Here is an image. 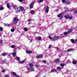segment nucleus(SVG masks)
Returning <instances> with one entry per match:
<instances>
[{"instance_id":"f257e3e1","label":"nucleus","mask_w":77,"mask_h":77,"mask_svg":"<svg viewBox=\"0 0 77 77\" xmlns=\"http://www.w3.org/2000/svg\"><path fill=\"white\" fill-rule=\"evenodd\" d=\"M64 17L67 19H69V20H72V17L69 16L67 15H65Z\"/></svg>"},{"instance_id":"f03ea898","label":"nucleus","mask_w":77,"mask_h":77,"mask_svg":"<svg viewBox=\"0 0 77 77\" xmlns=\"http://www.w3.org/2000/svg\"><path fill=\"white\" fill-rule=\"evenodd\" d=\"M62 16V14H60L58 15V18H60V19L61 20L63 18V17Z\"/></svg>"},{"instance_id":"7ed1b4c3","label":"nucleus","mask_w":77,"mask_h":77,"mask_svg":"<svg viewBox=\"0 0 77 77\" xmlns=\"http://www.w3.org/2000/svg\"><path fill=\"white\" fill-rule=\"evenodd\" d=\"M58 38H59V37L57 36H55L52 38L53 40L54 41H55L56 40H57L58 39Z\"/></svg>"},{"instance_id":"20e7f679","label":"nucleus","mask_w":77,"mask_h":77,"mask_svg":"<svg viewBox=\"0 0 77 77\" xmlns=\"http://www.w3.org/2000/svg\"><path fill=\"white\" fill-rule=\"evenodd\" d=\"M49 11V7H48V6H47L46 8L45 12L46 13H47H47Z\"/></svg>"},{"instance_id":"39448f33","label":"nucleus","mask_w":77,"mask_h":77,"mask_svg":"<svg viewBox=\"0 0 77 77\" xmlns=\"http://www.w3.org/2000/svg\"><path fill=\"white\" fill-rule=\"evenodd\" d=\"M13 20L14 21H15L16 22H17L18 21H19V19H18L17 17H15L14 18Z\"/></svg>"},{"instance_id":"423d86ee","label":"nucleus","mask_w":77,"mask_h":77,"mask_svg":"<svg viewBox=\"0 0 77 77\" xmlns=\"http://www.w3.org/2000/svg\"><path fill=\"white\" fill-rule=\"evenodd\" d=\"M43 57V55L42 54H40L39 55L37 56L36 57V58H37V59H39V58H42Z\"/></svg>"},{"instance_id":"0eeeda50","label":"nucleus","mask_w":77,"mask_h":77,"mask_svg":"<svg viewBox=\"0 0 77 77\" xmlns=\"http://www.w3.org/2000/svg\"><path fill=\"white\" fill-rule=\"evenodd\" d=\"M33 8V2H32L30 4V9H32Z\"/></svg>"},{"instance_id":"6e6552de","label":"nucleus","mask_w":77,"mask_h":77,"mask_svg":"<svg viewBox=\"0 0 77 77\" xmlns=\"http://www.w3.org/2000/svg\"><path fill=\"white\" fill-rule=\"evenodd\" d=\"M26 53L28 54H32V52L29 50H27L26 51Z\"/></svg>"},{"instance_id":"1a4fd4ad","label":"nucleus","mask_w":77,"mask_h":77,"mask_svg":"<svg viewBox=\"0 0 77 77\" xmlns=\"http://www.w3.org/2000/svg\"><path fill=\"white\" fill-rule=\"evenodd\" d=\"M36 39H37V40H38L39 41H41V40L42 39V38L41 37H37Z\"/></svg>"},{"instance_id":"9d476101","label":"nucleus","mask_w":77,"mask_h":77,"mask_svg":"<svg viewBox=\"0 0 77 77\" xmlns=\"http://www.w3.org/2000/svg\"><path fill=\"white\" fill-rule=\"evenodd\" d=\"M25 62H26V60H25L19 62L20 63H25Z\"/></svg>"},{"instance_id":"9b49d317","label":"nucleus","mask_w":77,"mask_h":77,"mask_svg":"<svg viewBox=\"0 0 77 77\" xmlns=\"http://www.w3.org/2000/svg\"><path fill=\"white\" fill-rule=\"evenodd\" d=\"M19 8L21 11H24V8L22 6H20Z\"/></svg>"},{"instance_id":"f8f14e48","label":"nucleus","mask_w":77,"mask_h":77,"mask_svg":"<svg viewBox=\"0 0 77 77\" xmlns=\"http://www.w3.org/2000/svg\"><path fill=\"white\" fill-rule=\"evenodd\" d=\"M51 72H56V70L54 69H52L51 70Z\"/></svg>"},{"instance_id":"ddd939ff","label":"nucleus","mask_w":77,"mask_h":77,"mask_svg":"<svg viewBox=\"0 0 77 77\" xmlns=\"http://www.w3.org/2000/svg\"><path fill=\"white\" fill-rule=\"evenodd\" d=\"M12 55L14 57L16 56V51H15L13 52Z\"/></svg>"},{"instance_id":"4468645a","label":"nucleus","mask_w":77,"mask_h":77,"mask_svg":"<svg viewBox=\"0 0 77 77\" xmlns=\"http://www.w3.org/2000/svg\"><path fill=\"white\" fill-rule=\"evenodd\" d=\"M60 60H59V59L57 58L55 60V62H59V61Z\"/></svg>"},{"instance_id":"2eb2a0df","label":"nucleus","mask_w":77,"mask_h":77,"mask_svg":"<svg viewBox=\"0 0 77 77\" xmlns=\"http://www.w3.org/2000/svg\"><path fill=\"white\" fill-rule=\"evenodd\" d=\"M24 31H25V32H26L29 30V29H28V28H27L25 27L24 29Z\"/></svg>"},{"instance_id":"dca6fc26","label":"nucleus","mask_w":77,"mask_h":77,"mask_svg":"<svg viewBox=\"0 0 77 77\" xmlns=\"http://www.w3.org/2000/svg\"><path fill=\"white\" fill-rule=\"evenodd\" d=\"M71 3V2L69 1H66V4L67 5H69Z\"/></svg>"},{"instance_id":"f3484780","label":"nucleus","mask_w":77,"mask_h":77,"mask_svg":"<svg viewBox=\"0 0 77 77\" xmlns=\"http://www.w3.org/2000/svg\"><path fill=\"white\" fill-rule=\"evenodd\" d=\"M73 50V49H69L67 50V51L69 52V51H71Z\"/></svg>"},{"instance_id":"a211bd4d","label":"nucleus","mask_w":77,"mask_h":77,"mask_svg":"<svg viewBox=\"0 0 77 77\" xmlns=\"http://www.w3.org/2000/svg\"><path fill=\"white\" fill-rule=\"evenodd\" d=\"M20 11H21V10H20V9H18L16 11V13H19V12H20Z\"/></svg>"},{"instance_id":"6ab92c4d","label":"nucleus","mask_w":77,"mask_h":77,"mask_svg":"<svg viewBox=\"0 0 77 77\" xmlns=\"http://www.w3.org/2000/svg\"><path fill=\"white\" fill-rule=\"evenodd\" d=\"M4 25L5 26H7V27L9 26L10 27L11 26V25L9 24H5Z\"/></svg>"},{"instance_id":"aec40b11","label":"nucleus","mask_w":77,"mask_h":77,"mask_svg":"<svg viewBox=\"0 0 77 77\" xmlns=\"http://www.w3.org/2000/svg\"><path fill=\"white\" fill-rule=\"evenodd\" d=\"M72 62L73 65H75V64H77V62L75 61H73Z\"/></svg>"},{"instance_id":"412c9836","label":"nucleus","mask_w":77,"mask_h":77,"mask_svg":"<svg viewBox=\"0 0 77 77\" xmlns=\"http://www.w3.org/2000/svg\"><path fill=\"white\" fill-rule=\"evenodd\" d=\"M7 6L8 8L9 9H11V7H10V6H9V4H7Z\"/></svg>"},{"instance_id":"4be33fe9","label":"nucleus","mask_w":77,"mask_h":77,"mask_svg":"<svg viewBox=\"0 0 77 77\" xmlns=\"http://www.w3.org/2000/svg\"><path fill=\"white\" fill-rule=\"evenodd\" d=\"M16 59L17 60H18V61H19L20 60V58L17 57H16Z\"/></svg>"},{"instance_id":"5701e85b","label":"nucleus","mask_w":77,"mask_h":77,"mask_svg":"<svg viewBox=\"0 0 77 77\" xmlns=\"http://www.w3.org/2000/svg\"><path fill=\"white\" fill-rule=\"evenodd\" d=\"M11 74L14 75H17V73H15V72H12L11 73Z\"/></svg>"},{"instance_id":"b1692460","label":"nucleus","mask_w":77,"mask_h":77,"mask_svg":"<svg viewBox=\"0 0 77 77\" xmlns=\"http://www.w3.org/2000/svg\"><path fill=\"white\" fill-rule=\"evenodd\" d=\"M7 54L6 53H2V55L3 56H6Z\"/></svg>"},{"instance_id":"393cba45","label":"nucleus","mask_w":77,"mask_h":77,"mask_svg":"<svg viewBox=\"0 0 77 77\" xmlns=\"http://www.w3.org/2000/svg\"><path fill=\"white\" fill-rule=\"evenodd\" d=\"M29 66H30V67H33V64H32V63H29Z\"/></svg>"},{"instance_id":"a878e982","label":"nucleus","mask_w":77,"mask_h":77,"mask_svg":"<svg viewBox=\"0 0 77 77\" xmlns=\"http://www.w3.org/2000/svg\"><path fill=\"white\" fill-rule=\"evenodd\" d=\"M48 38L50 39H51V40H52L53 39V38H52L50 35L48 36Z\"/></svg>"},{"instance_id":"bb28decb","label":"nucleus","mask_w":77,"mask_h":77,"mask_svg":"<svg viewBox=\"0 0 77 77\" xmlns=\"http://www.w3.org/2000/svg\"><path fill=\"white\" fill-rule=\"evenodd\" d=\"M65 64L63 63L61 64V67H63V66H65Z\"/></svg>"},{"instance_id":"cd10ccee","label":"nucleus","mask_w":77,"mask_h":77,"mask_svg":"<svg viewBox=\"0 0 77 77\" xmlns=\"http://www.w3.org/2000/svg\"><path fill=\"white\" fill-rule=\"evenodd\" d=\"M57 69H58V70H60V69H61V67L60 66H58L57 67Z\"/></svg>"},{"instance_id":"c85d7f7f","label":"nucleus","mask_w":77,"mask_h":77,"mask_svg":"<svg viewBox=\"0 0 77 77\" xmlns=\"http://www.w3.org/2000/svg\"><path fill=\"white\" fill-rule=\"evenodd\" d=\"M3 30V27H0V31L1 32H2Z\"/></svg>"},{"instance_id":"c756f323","label":"nucleus","mask_w":77,"mask_h":77,"mask_svg":"<svg viewBox=\"0 0 77 77\" xmlns=\"http://www.w3.org/2000/svg\"><path fill=\"white\" fill-rule=\"evenodd\" d=\"M15 31V29H14V28H12L11 29V32H14Z\"/></svg>"},{"instance_id":"7c9ffc66","label":"nucleus","mask_w":77,"mask_h":77,"mask_svg":"<svg viewBox=\"0 0 77 77\" xmlns=\"http://www.w3.org/2000/svg\"><path fill=\"white\" fill-rule=\"evenodd\" d=\"M5 9V8H3V7H1L0 8V9L1 11H2V10H3Z\"/></svg>"},{"instance_id":"2f4dec72","label":"nucleus","mask_w":77,"mask_h":77,"mask_svg":"<svg viewBox=\"0 0 77 77\" xmlns=\"http://www.w3.org/2000/svg\"><path fill=\"white\" fill-rule=\"evenodd\" d=\"M13 8H14V9H17V5H13Z\"/></svg>"},{"instance_id":"473e14b6","label":"nucleus","mask_w":77,"mask_h":77,"mask_svg":"<svg viewBox=\"0 0 77 77\" xmlns=\"http://www.w3.org/2000/svg\"><path fill=\"white\" fill-rule=\"evenodd\" d=\"M68 33L66 32H65L63 33V34L64 35H68Z\"/></svg>"},{"instance_id":"72a5a7b5","label":"nucleus","mask_w":77,"mask_h":77,"mask_svg":"<svg viewBox=\"0 0 77 77\" xmlns=\"http://www.w3.org/2000/svg\"><path fill=\"white\" fill-rule=\"evenodd\" d=\"M11 47V48H15V45H12Z\"/></svg>"},{"instance_id":"f704fd0d","label":"nucleus","mask_w":77,"mask_h":77,"mask_svg":"<svg viewBox=\"0 0 77 77\" xmlns=\"http://www.w3.org/2000/svg\"><path fill=\"white\" fill-rule=\"evenodd\" d=\"M71 42L72 43H74V39H71Z\"/></svg>"},{"instance_id":"c9c22d12","label":"nucleus","mask_w":77,"mask_h":77,"mask_svg":"<svg viewBox=\"0 0 77 77\" xmlns=\"http://www.w3.org/2000/svg\"><path fill=\"white\" fill-rule=\"evenodd\" d=\"M43 1H44V0H40L38 1V3H41V2H43Z\"/></svg>"},{"instance_id":"e433bc0d","label":"nucleus","mask_w":77,"mask_h":77,"mask_svg":"<svg viewBox=\"0 0 77 77\" xmlns=\"http://www.w3.org/2000/svg\"><path fill=\"white\" fill-rule=\"evenodd\" d=\"M30 70H32L33 71H35V70H34V68H31L30 69Z\"/></svg>"},{"instance_id":"4c0bfd02","label":"nucleus","mask_w":77,"mask_h":77,"mask_svg":"<svg viewBox=\"0 0 77 77\" xmlns=\"http://www.w3.org/2000/svg\"><path fill=\"white\" fill-rule=\"evenodd\" d=\"M33 12H34V11L33 10H32L31 11H30V13L31 14H33Z\"/></svg>"},{"instance_id":"58836bf2","label":"nucleus","mask_w":77,"mask_h":77,"mask_svg":"<svg viewBox=\"0 0 77 77\" xmlns=\"http://www.w3.org/2000/svg\"><path fill=\"white\" fill-rule=\"evenodd\" d=\"M66 2V0H62V3H65Z\"/></svg>"},{"instance_id":"ea45409f","label":"nucleus","mask_w":77,"mask_h":77,"mask_svg":"<svg viewBox=\"0 0 77 77\" xmlns=\"http://www.w3.org/2000/svg\"><path fill=\"white\" fill-rule=\"evenodd\" d=\"M6 62V60H4V61H2V63H5Z\"/></svg>"},{"instance_id":"a19ab883","label":"nucleus","mask_w":77,"mask_h":77,"mask_svg":"<svg viewBox=\"0 0 77 77\" xmlns=\"http://www.w3.org/2000/svg\"><path fill=\"white\" fill-rule=\"evenodd\" d=\"M18 1H19L20 2H23V0H18Z\"/></svg>"},{"instance_id":"79ce46f5","label":"nucleus","mask_w":77,"mask_h":77,"mask_svg":"<svg viewBox=\"0 0 77 77\" xmlns=\"http://www.w3.org/2000/svg\"><path fill=\"white\" fill-rule=\"evenodd\" d=\"M72 29H71L69 30V32H72Z\"/></svg>"},{"instance_id":"37998d69","label":"nucleus","mask_w":77,"mask_h":77,"mask_svg":"<svg viewBox=\"0 0 77 77\" xmlns=\"http://www.w3.org/2000/svg\"><path fill=\"white\" fill-rule=\"evenodd\" d=\"M49 48H51V45H49Z\"/></svg>"},{"instance_id":"c03bdc74","label":"nucleus","mask_w":77,"mask_h":77,"mask_svg":"<svg viewBox=\"0 0 77 77\" xmlns=\"http://www.w3.org/2000/svg\"><path fill=\"white\" fill-rule=\"evenodd\" d=\"M43 62L44 63H46V62H47V61L45 60H43Z\"/></svg>"},{"instance_id":"a18cd8bd","label":"nucleus","mask_w":77,"mask_h":77,"mask_svg":"<svg viewBox=\"0 0 77 77\" xmlns=\"http://www.w3.org/2000/svg\"><path fill=\"white\" fill-rule=\"evenodd\" d=\"M5 77H9L8 75H5Z\"/></svg>"},{"instance_id":"49530a36","label":"nucleus","mask_w":77,"mask_h":77,"mask_svg":"<svg viewBox=\"0 0 77 77\" xmlns=\"http://www.w3.org/2000/svg\"><path fill=\"white\" fill-rule=\"evenodd\" d=\"M66 11H69V9H68V8H66Z\"/></svg>"},{"instance_id":"de8ad7c7","label":"nucleus","mask_w":77,"mask_h":77,"mask_svg":"<svg viewBox=\"0 0 77 77\" xmlns=\"http://www.w3.org/2000/svg\"><path fill=\"white\" fill-rule=\"evenodd\" d=\"M3 42V41L2 40H1L0 41V44H2Z\"/></svg>"},{"instance_id":"09e8293b","label":"nucleus","mask_w":77,"mask_h":77,"mask_svg":"<svg viewBox=\"0 0 77 77\" xmlns=\"http://www.w3.org/2000/svg\"><path fill=\"white\" fill-rule=\"evenodd\" d=\"M60 50V49H59V48H57V51H58V50Z\"/></svg>"},{"instance_id":"8fccbe9b","label":"nucleus","mask_w":77,"mask_h":77,"mask_svg":"<svg viewBox=\"0 0 77 77\" xmlns=\"http://www.w3.org/2000/svg\"><path fill=\"white\" fill-rule=\"evenodd\" d=\"M5 71L4 69H2V72H4Z\"/></svg>"},{"instance_id":"3c124183","label":"nucleus","mask_w":77,"mask_h":77,"mask_svg":"<svg viewBox=\"0 0 77 77\" xmlns=\"http://www.w3.org/2000/svg\"><path fill=\"white\" fill-rule=\"evenodd\" d=\"M68 62H69L70 63H71V60H68Z\"/></svg>"},{"instance_id":"603ef678","label":"nucleus","mask_w":77,"mask_h":77,"mask_svg":"<svg viewBox=\"0 0 77 77\" xmlns=\"http://www.w3.org/2000/svg\"><path fill=\"white\" fill-rule=\"evenodd\" d=\"M27 69L28 70H30V68H29V67H27Z\"/></svg>"},{"instance_id":"864d4df0","label":"nucleus","mask_w":77,"mask_h":77,"mask_svg":"<svg viewBox=\"0 0 77 77\" xmlns=\"http://www.w3.org/2000/svg\"><path fill=\"white\" fill-rule=\"evenodd\" d=\"M65 13H66V11H65L64 12H63V14H65Z\"/></svg>"},{"instance_id":"5fc2aeb1","label":"nucleus","mask_w":77,"mask_h":77,"mask_svg":"<svg viewBox=\"0 0 77 77\" xmlns=\"http://www.w3.org/2000/svg\"><path fill=\"white\" fill-rule=\"evenodd\" d=\"M28 21L29 22H30V19H29L28 20Z\"/></svg>"},{"instance_id":"6e6d98bb","label":"nucleus","mask_w":77,"mask_h":77,"mask_svg":"<svg viewBox=\"0 0 77 77\" xmlns=\"http://www.w3.org/2000/svg\"><path fill=\"white\" fill-rule=\"evenodd\" d=\"M36 67H38V66H39V65H36L35 66Z\"/></svg>"},{"instance_id":"4d7b16f0","label":"nucleus","mask_w":77,"mask_h":77,"mask_svg":"<svg viewBox=\"0 0 77 77\" xmlns=\"http://www.w3.org/2000/svg\"><path fill=\"white\" fill-rule=\"evenodd\" d=\"M16 77H20V75H17L16 76Z\"/></svg>"},{"instance_id":"13d9d810","label":"nucleus","mask_w":77,"mask_h":77,"mask_svg":"<svg viewBox=\"0 0 77 77\" xmlns=\"http://www.w3.org/2000/svg\"><path fill=\"white\" fill-rule=\"evenodd\" d=\"M17 22H15V23H14V24H17Z\"/></svg>"},{"instance_id":"bf43d9fd","label":"nucleus","mask_w":77,"mask_h":77,"mask_svg":"<svg viewBox=\"0 0 77 77\" xmlns=\"http://www.w3.org/2000/svg\"><path fill=\"white\" fill-rule=\"evenodd\" d=\"M75 41H76V42H77V39L75 40Z\"/></svg>"},{"instance_id":"052dcab7","label":"nucleus","mask_w":77,"mask_h":77,"mask_svg":"<svg viewBox=\"0 0 77 77\" xmlns=\"http://www.w3.org/2000/svg\"><path fill=\"white\" fill-rule=\"evenodd\" d=\"M30 41L31 42H32V39H31Z\"/></svg>"},{"instance_id":"680f3d73","label":"nucleus","mask_w":77,"mask_h":77,"mask_svg":"<svg viewBox=\"0 0 77 77\" xmlns=\"http://www.w3.org/2000/svg\"><path fill=\"white\" fill-rule=\"evenodd\" d=\"M76 14H77V10L76 11Z\"/></svg>"},{"instance_id":"e2e57ef3","label":"nucleus","mask_w":77,"mask_h":77,"mask_svg":"<svg viewBox=\"0 0 77 77\" xmlns=\"http://www.w3.org/2000/svg\"><path fill=\"white\" fill-rule=\"evenodd\" d=\"M1 36V32H0V36Z\"/></svg>"},{"instance_id":"0e129e2a","label":"nucleus","mask_w":77,"mask_h":77,"mask_svg":"<svg viewBox=\"0 0 77 77\" xmlns=\"http://www.w3.org/2000/svg\"><path fill=\"white\" fill-rule=\"evenodd\" d=\"M35 77H38V76H36Z\"/></svg>"},{"instance_id":"69168bd1","label":"nucleus","mask_w":77,"mask_h":77,"mask_svg":"<svg viewBox=\"0 0 77 77\" xmlns=\"http://www.w3.org/2000/svg\"><path fill=\"white\" fill-rule=\"evenodd\" d=\"M60 0H58L59 1H60Z\"/></svg>"},{"instance_id":"338daca9","label":"nucleus","mask_w":77,"mask_h":77,"mask_svg":"<svg viewBox=\"0 0 77 77\" xmlns=\"http://www.w3.org/2000/svg\"><path fill=\"white\" fill-rule=\"evenodd\" d=\"M43 77H45V76H43Z\"/></svg>"},{"instance_id":"774afa93","label":"nucleus","mask_w":77,"mask_h":77,"mask_svg":"<svg viewBox=\"0 0 77 77\" xmlns=\"http://www.w3.org/2000/svg\"><path fill=\"white\" fill-rule=\"evenodd\" d=\"M0 6H1V5H0Z\"/></svg>"}]
</instances>
